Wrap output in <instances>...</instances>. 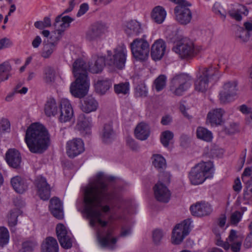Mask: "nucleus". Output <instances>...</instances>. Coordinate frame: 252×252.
<instances>
[{
	"instance_id": "58",
	"label": "nucleus",
	"mask_w": 252,
	"mask_h": 252,
	"mask_svg": "<svg viewBox=\"0 0 252 252\" xmlns=\"http://www.w3.org/2000/svg\"><path fill=\"white\" fill-rule=\"evenodd\" d=\"M12 45V41L7 38H3L0 39V50L7 48Z\"/></svg>"
},
{
	"instance_id": "47",
	"label": "nucleus",
	"mask_w": 252,
	"mask_h": 252,
	"mask_svg": "<svg viewBox=\"0 0 252 252\" xmlns=\"http://www.w3.org/2000/svg\"><path fill=\"white\" fill-rule=\"evenodd\" d=\"M56 232L58 240H60L62 244L63 245L64 242L63 240V236L65 234L66 235V234L70 232V231L67 230L66 228L63 224L59 223L57 225Z\"/></svg>"
},
{
	"instance_id": "11",
	"label": "nucleus",
	"mask_w": 252,
	"mask_h": 252,
	"mask_svg": "<svg viewBox=\"0 0 252 252\" xmlns=\"http://www.w3.org/2000/svg\"><path fill=\"white\" fill-rule=\"evenodd\" d=\"M191 223L190 219H187L175 226L172 231V240L173 244L178 245L183 241L190 232Z\"/></svg>"
},
{
	"instance_id": "13",
	"label": "nucleus",
	"mask_w": 252,
	"mask_h": 252,
	"mask_svg": "<svg viewBox=\"0 0 252 252\" xmlns=\"http://www.w3.org/2000/svg\"><path fill=\"white\" fill-rule=\"evenodd\" d=\"M66 150L67 156L74 158L85 151L84 142L80 138H73L67 142Z\"/></svg>"
},
{
	"instance_id": "45",
	"label": "nucleus",
	"mask_w": 252,
	"mask_h": 252,
	"mask_svg": "<svg viewBox=\"0 0 252 252\" xmlns=\"http://www.w3.org/2000/svg\"><path fill=\"white\" fill-rule=\"evenodd\" d=\"M9 234L7 229L4 227H0V246L3 247L8 243Z\"/></svg>"
},
{
	"instance_id": "57",
	"label": "nucleus",
	"mask_w": 252,
	"mask_h": 252,
	"mask_svg": "<svg viewBox=\"0 0 252 252\" xmlns=\"http://www.w3.org/2000/svg\"><path fill=\"white\" fill-rule=\"evenodd\" d=\"M163 237L162 231L159 229L155 230L153 233V241L155 243L158 244Z\"/></svg>"
},
{
	"instance_id": "40",
	"label": "nucleus",
	"mask_w": 252,
	"mask_h": 252,
	"mask_svg": "<svg viewBox=\"0 0 252 252\" xmlns=\"http://www.w3.org/2000/svg\"><path fill=\"white\" fill-rule=\"evenodd\" d=\"M56 44L55 42H48L44 44L41 56L44 59H48L50 57L53 52L56 49Z\"/></svg>"
},
{
	"instance_id": "17",
	"label": "nucleus",
	"mask_w": 252,
	"mask_h": 252,
	"mask_svg": "<svg viewBox=\"0 0 252 252\" xmlns=\"http://www.w3.org/2000/svg\"><path fill=\"white\" fill-rule=\"evenodd\" d=\"M190 210L193 216L202 217L209 215L213 209L210 204L201 201L190 206Z\"/></svg>"
},
{
	"instance_id": "23",
	"label": "nucleus",
	"mask_w": 252,
	"mask_h": 252,
	"mask_svg": "<svg viewBox=\"0 0 252 252\" xmlns=\"http://www.w3.org/2000/svg\"><path fill=\"white\" fill-rule=\"evenodd\" d=\"M5 159L8 164L14 168L19 167L21 162L20 154L15 149H10L7 151Z\"/></svg>"
},
{
	"instance_id": "62",
	"label": "nucleus",
	"mask_w": 252,
	"mask_h": 252,
	"mask_svg": "<svg viewBox=\"0 0 252 252\" xmlns=\"http://www.w3.org/2000/svg\"><path fill=\"white\" fill-rule=\"evenodd\" d=\"M89 9V6L87 3H84L81 4L77 16L80 17L84 15Z\"/></svg>"
},
{
	"instance_id": "4",
	"label": "nucleus",
	"mask_w": 252,
	"mask_h": 252,
	"mask_svg": "<svg viewBox=\"0 0 252 252\" xmlns=\"http://www.w3.org/2000/svg\"><path fill=\"white\" fill-rule=\"evenodd\" d=\"M214 174L211 161L201 162L192 167L189 173V179L192 185L202 184L207 179L211 178Z\"/></svg>"
},
{
	"instance_id": "8",
	"label": "nucleus",
	"mask_w": 252,
	"mask_h": 252,
	"mask_svg": "<svg viewBox=\"0 0 252 252\" xmlns=\"http://www.w3.org/2000/svg\"><path fill=\"white\" fill-rule=\"evenodd\" d=\"M126 56V46L123 44L119 45L114 49L113 54L111 51H108L106 64L113 68L122 69L125 66Z\"/></svg>"
},
{
	"instance_id": "1",
	"label": "nucleus",
	"mask_w": 252,
	"mask_h": 252,
	"mask_svg": "<svg viewBox=\"0 0 252 252\" xmlns=\"http://www.w3.org/2000/svg\"><path fill=\"white\" fill-rule=\"evenodd\" d=\"M84 202L85 211L90 219V224L94 227L98 223L102 227L106 226L108 222L102 220L104 213L109 212L110 208L107 203L112 200H121V196L113 189H110L105 182L102 173H98L90 182L84 190Z\"/></svg>"
},
{
	"instance_id": "50",
	"label": "nucleus",
	"mask_w": 252,
	"mask_h": 252,
	"mask_svg": "<svg viewBox=\"0 0 252 252\" xmlns=\"http://www.w3.org/2000/svg\"><path fill=\"white\" fill-rule=\"evenodd\" d=\"M73 236L71 233V232H69L66 235H64L63 236V240L64 241V243L63 245L62 244V242L60 240H59V243L61 246L65 249H70L72 245L73 242Z\"/></svg>"
},
{
	"instance_id": "38",
	"label": "nucleus",
	"mask_w": 252,
	"mask_h": 252,
	"mask_svg": "<svg viewBox=\"0 0 252 252\" xmlns=\"http://www.w3.org/2000/svg\"><path fill=\"white\" fill-rule=\"evenodd\" d=\"M196 136L198 138L207 142H210L213 138L212 133L207 128L201 126L197 127Z\"/></svg>"
},
{
	"instance_id": "48",
	"label": "nucleus",
	"mask_w": 252,
	"mask_h": 252,
	"mask_svg": "<svg viewBox=\"0 0 252 252\" xmlns=\"http://www.w3.org/2000/svg\"><path fill=\"white\" fill-rule=\"evenodd\" d=\"M37 245V242L33 240L25 241L23 243L22 248L19 252H32Z\"/></svg>"
},
{
	"instance_id": "14",
	"label": "nucleus",
	"mask_w": 252,
	"mask_h": 252,
	"mask_svg": "<svg viewBox=\"0 0 252 252\" xmlns=\"http://www.w3.org/2000/svg\"><path fill=\"white\" fill-rule=\"evenodd\" d=\"M105 26L101 23H95L89 28L86 32V39L90 42H97L104 33Z\"/></svg>"
},
{
	"instance_id": "64",
	"label": "nucleus",
	"mask_w": 252,
	"mask_h": 252,
	"mask_svg": "<svg viewBox=\"0 0 252 252\" xmlns=\"http://www.w3.org/2000/svg\"><path fill=\"white\" fill-rule=\"evenodd\" d=\"M251 108L248 107L246 105L243 104L239 107V110L244 114L251 113Z\"/></svg>"
},
{
	"instance_id": "63",
	"label": "nucleus",
	"mask_w": 252,
	"mask_h": 252,
	"mask_svg": "<svg viewBox=\"0 0 252 252\" xmlns=\"http://www.w3.org/2000/svg\"><path fill=\"white\" fill-rule=\"evenodd\" d=\"M220 7V4L219 3H215L213 6V11L216 14L220 15V18L224 21L226 17L225 14L222 13L220 10H217V8Z\"/></svg>"
},
{
	"instance_id": "55",
	"label": "nucleus",
	"mask_w": 252,
	"mask_h": 252,
	"mask_svg": "<svg viewBox=\"0 0 252 252\" xmlns=\"http://www.w3.org/2000/svg\"><path fill=\"white\" fill-rule=\"evenodd\" d=\"M242 12V10L233 9L228 11V13L229 15L233 19H234L237 21H240L242 20V16L240 14Z\"/></svg>"
},
{
	"instance_id": "41",
	"label": "nucleus",
	"mask_w": 252,
	"mask_h": 252,
	"mask_svg": "<svg viewBox=\"0 0 252 252\" xmlns=\"http://www.w3.org/2000/svg\"><path fill=\"white\" fill-rule=\"evenodd\" d=\"M153 165L157 169H164L166 163L165 158L160 155H154L152 157Z\"/></svg>"
},
{
	"instance_id": "25",
	"label": "nucleus",
	"mask_w": 252,
	"mask_h": 252,
	"mask_svg": "<svg viewBox=\"0 0 252 252\" xmlns=\"http://www.w3.org/2000/svg\"><path fill=\"white\" fill-rule=\"evenodd\" d=\"M98 107V103L94 97L88 96L81 101L80 109L86 113H89L95 111Z\"/></svg>"
},
{
	"instance_id": "15",
	"label": "nucleus",
	"mask_w": 252,
	"mask_h": 252,
	"mask_svg": "<svg viewBox=\"0 0 252 252\" xmlns=\"http://www.w3.org/2000/svg\"><path fill=\"white\" fill-rule=\"evenodd\" d=\"M243 238L244 237L242 235L239 234L237 231L231 229L226 239V248L228 249L230 248L233 252H239Z\"/></svg>"
},
{
	"instance_id": "22",
	"label": "nucleus",
	"mask_w": 252,
	"mask_h": 252,
	"mask_svg": "<svg viewBox=\"0 0 252 252\" xmlns=\"http://www.w3.org/2000/svg\"><path fill=\"white\" fill-rule=\"evenodd\" d=\"M113 230L109 229L107 230L105 236H102L97 232V239L102 248H107L110 250H113L115 248V244L117 241L116 238H111Z\"/></svg>"
},
{
	"instance_id": "52",
	"label": "nucleus",
	"mask_w": 252,
	"mask_h": 252,
	"mask_svg": "<svg viewBox=\"0 0 252 252\" xmlns=\"http://www.w3.org/2000/svg\"><path fill=\"white\" fill-rule=\"evenodd\" d=\"M61 16L56 17L54 24V26L56 30L58 32L59 34H61L62 32L68 28L66 25L60 21Z\"/></svg>"
},
{
	"instance_id": "21",
	"label": "nucleus",
	"mask_w": 252,
	"mask_h": 252,
	"mask_svg": "<svg viewBox=\"0 0 252 252\" xmlns=\"http://www.w3.org/2000/svg\"><path fill=\"white\" fill-rule=\"evenodd\" d=\"M166 49L164 41L161 39L157 40L152 46L151 55L154 61L160 60L164 56Z\"/></svg>"
},
{
	"instance_id": "37",
	"label": "nucleus",
	"mask_w": 252,
	"mask_h": 252,
	"mask_svg": "<svg viewBox=\"0 0 252 252\" xmlns=\"http://www.w3.org/2000/svg\"><path fill=\"white\" fill-rule=\"evenodd\" d=\"M56 78V72L55 69L50 66L45 67L43 70V79L44 81L48 84H52L54 83Z\"/></svg>"
},
{
	"instance_id": "61",
	"label": "nucleus",
	"mask_w": 252,
	"mask_h": 252,
	"mask_svg": "<svg viewBox=\"0 0 252 252\" xmlns=\"http://www.w3.org/2000/svg\"><path fill=\"white\" fill-rule=\"evenodd\" d=\"M244 247L246 249L252 247V232H251L246 238L244 242Z\"/></svg>"
},
{
	"instance_id": "6",
	"label": "nucleus",
	"mask_w": 252,
	"mask_h": 252,
	"mask_svg": "<svg viewBox=\"0 0 252 252\" xmlns=\"http://www.w3.org/2000/svg\"><path fill=\"white\" fill-rule=\"evenodd\" d=\"M172 50L182 59L192 58L199 52V50L195 48L192 41L181 35L177 37Z\"/></svg>"
},
{
	"instance_id": "42",
	"label": "nucleus",
	"mask_w": 252,
	"mask_h": 252,
	"mask_svg": "<svg viewBox=\"0 0 252 252\" xmlns=\"http://www.w3.org/2000/svg\"><path fill=\"white\" fill-rule=\"evenodd\" d=\"M167 78L164 75H160L154 81L153 86L157 92L162 90L166 86Z\"/></svg>"
},
{
	"instance_id": "24",
	"label": "nucleus",
	"mask_w": 252,
	"mask_h": 252,
	"mask_svg": "<svg viewBox=\"0 0 252 252\" xmlns=\"http://www.w3.org/2000/svg\"><path fill=\"white\" fill-rule=\"evenodd\" d=\"M49 207L52 214L55 218L59 220L63 218V204L58 198H52L50 201Z\"/></svg>"
},
{
	"instance_id": "56",
	"label": "nucleus",
	"mask_w": 252,
	"mask_h": 252,
	"mask_svg": "<svg viewBox=\"0 0 252 252\" xmlns=\"http://www.w3.org/2000/svg\"><path fill=\"white\" fill-rule=\"evenodd\" d=\"M126 143L129 148L133 151H138L140 149L137 143L133 139H127Z\"/></svg>"
},
{
	"instance_id": "9",
	"label": "nucleus",
	"mask_w": 252,
	"mask_h": 252,
	"mask_svg": "<svg viewBox=\"0 0 252 252\" xmlns=\"http://www.w3.org/2000/svg\"><path fill=\"white\" fill-rule=\"evenodd\" d=\"M130 47L132 55L136 60L143 62L148 58L150 45L146 39L136 38L130 43Z\"/></svg>"
},
{
	"instance_id": "60",
	"label": "nucleus",
	"mask_w": 252,
	"mask_h": 252,
	"mask_svg": "<svg viewBox=\"0 0 252 252\" xmlns=\"http://www.w3.org/2000/svg\"><path fill=\"white\" fill-rule=\"evenodd\" d=\"M59 16H61L60 21L63 22L67 28L69 27L70 24L74 21V19L69 16H63L62 14Z\"/></svg>"
},
{
	"instance_id": "46",
	"label": "nucleus",
	"mask_w": 252,
	"mask_h": 252,
	"mask_svg": "<svg viewBox=\"0 0 252 252\" xmlns=\"http://www.w3.org/2000/svg\"><path fill=\"white\" fill-rule=\"evenodd\" d=\"M174 137L173 133L169 130H166L161 133L160 136V142L165 147H167L169 146L170 141Z\"/></svg>"
},
{
	"instance_id": "51",
	"label": "nucleus",
	"mask_w": 252,
	"mask_h": 252,
	"mask_svg": "<svg viewBox=\"0 0 252 252\" xmlns=\"http://www.w3.org/2000/svg\"><path fill=\"white\" fill-rule=\"evenodd\" d=\"M73 236L71 233V232H69L66 235H64L63 236V240L64 241V243L63 245L62 244V242L60 240H59V243L61 246L65 249H70L72 245L73 242Z\"/></svg>"
},
{
	"instance_id": "32",
	"label": "nucleus",
	"mask_w": 252,
	"mask_h": 252,
	"mask_svg": "<svg viewBox=\"0 0 252 252\" xmlns=\"http://www.w3.org/2000/svg\"><path fill=\"white\" fill-rule=\"evenodd\" d=\"M166 16V12L161 6L154 7L151 13L152 19L158 24H161L164 21Z\"/></svg>"
},
{
	"instance_id": "30",
	"label": "nucleus",
	"mask_w": 252,
	"mask_h": 252,
	"mask_svg": "<svg viewBox=\"0 0 252 252\" xmlns=\"http://www.w3.org/2000/svg\"><path fill=\"white\" fill-rule=\"evenodd\" d=\"M11 184L13 189L19 193L24 192L28 188L26 181L19 176H16L11 178Z\"/></svg>"
},
{
	"instance_id": "49",
	"label": "nucleus",
	"mask_w": 252,
	"mask_h": 252,
	"mask_svg": "<svg viewBox=\"0 0 252 252\" xmlns=\"http://www.w3.org/2000/svg\"><path fill=\"white\" fill-rule=\"evenodd\" d=\"M148 95V89L144 84L138 85L135 89V95L137 97H145Z\"/></svg>"
},
{
	"instance_id": "31",
	"label": "nucleus",
	"mask_w": 252,
	"mask_h": 252,
	"mask_svg": "<svg viewBox=\"0 0 252 252\" xmlns=\"http://www.w3.org/2000/svg\"><path fill=\"white\" fill-rule=\"evenodd\" d=\"M59 109V105L55 99L50 98L47 100L44 106V111L47 117L55 116L58 114Z\"/></svg>"
},
{
	"instance_id": "35",
	"label": "nucleus",
	"mask_w": 252,
	"mask_h": 252,
	"mask_svg": "<svg viewBox=\"0 0 252 252\" xmlns=\"http://www.w3.org/2000/svg\"><path fill=\"white\" fill-rule=\"evenodd\" d=\"M101 136L103 142L106 143L111 142L113 139L114 131L111 124H106L104 125Z\"/></svg>"
},
{
	"instance_id": "10",
	"label": "nucleus",
	"mask_w": 252,
	"mask_h": 252,
	"mask_svg": "<svg viewBox=\"0 0 252 252\" xmlns=\"http://www.w3.org/2000/svg\"><path fill=\"white\" fill-rule=\"evenodd\" d=\"M178 4L174 8L176 21L180 24L186 25L192 19V13L188 6L184 3L183 0H170Z\"/></svg>"
},
{
	"instance_id": "53",
	"label": "nucleus",
	"mask_w": 252,
	"mask_h": 252,
	"mask_svg": "<svg viewBox=\"0 0 252 252\" xmlns=\"http://www.w3.org/2000/svg\"><path fill=\"white\" fill-rule=\"evenodd\" d=\"M243 213L236 211L233 212L230 217V222L231 224L236 225L241 220Z\"/></svg>"
},
{
	"instance_id": "7",
	"label": "nucleus",
	"mask_w": 252,
	"mask_h": 252,
	"mask_svg": "<svg viewBox=\"0 0 252 252\" xmlns=\"http://www.w3.org/2000/svg\"><path fill=\"white\" fill-rule=\"evenodd\" d=\"M190 77L184 74L175 75L170 81L168 91L173 96H180L191 86Z\"/></svg>"
},
{
	"instance_id": "39",
	"label": "nucleus",
	"mask_w": 252,
	"mask_h": 252,
	"mask_svg": "<svg viewBox=\"0 0 252 252\" xmlns=\"http://www.w3.org/2000/svg\"><path fill=\"white\" fill-rule=\"evenodd\" d=\"M11 69V66L8 61L0 64V79L2 81L7 80L11 76V74L9 72Z\"/></svg>"
},
{
	"instance_id": "16",
	"label": "nucleus",
	"mask_w": 252,
	"mask_h": 252,
	"mask_svg": "<svg viewBox=\"0 0 252 252\" xmlns=\"http://www.w3.org/2000/svg\"><path fill=\"white\" fill-rule=\"evenodd\" d=\"M60 116L59 120L61 123L70 121L73 118V111L68 100L63 99L59 105Z\"/></svg>"
},
{
	"instance_id": "2",
	"label": "nucleus",
	"mask_w": 252,
	"mask_h": 252,
	"mask_svg": "<svg viewBox=\"0 0 252 252\" xmlns=\"http://www.w3.org/2000/svg\"><path fill=\"white\" fill-rule=\"evenodd\" d=\"M25 141L32 153H42L50 145V135L43 125L34 123L27 128Z\"/></svg>"
},
{
	"instance_id": "29",
	"label": "nucleus",
	"mask_w": 252,
	"mask_h": 252,
	"mask_svg": "<svg viewBox=\"0 0 252 252\" xmlns=\"http://www.w3.org/2000/svg\"><path fill=\"white\" fill-rule=\"evenodd\" d=\"M42 252H59V245L56 239L52 237H47L41 245Z\"/></svg>"
},
{
	"instance_id": "5",
	"label": "nucleus",
	"mask_w": 252,
	"mask_h": 252,
	"mask_svg": "<svg viewBox=\"0 0 252 252\" xmlns=\"http://www.w3.org/2000/svg\"><path fill=\"white\" fill-rule=\"evenodd\" d=\"M219 78V73L216 67L203 68L200 70V74L194 82L195 90L204 93L208 89L209 83L217 80Z\"/></svg>"
},
{
	"instance_id": "54",
	"label": "nucleus",
	"mask_w": 252,
	"mask_h": 252,
	"mask_svg": "<svg viewBox=\"0 0 252 252\" xmlns=\"http://www.w3.org/2000/svg\"><path fill=\"white\" fill-rule=\"evenodd\" d=\"M10 129V123L8 119L2 118L0 120V133L9 132Z\"/></svg>"
},
{
	"instance_id": "3",
	"label": "nucleus",
	"mask_w": 252,
	"mask_h": 252,
	"mask_svg": "<svg viewBox=\"0 0 252 252\" xmlns=\"http://www.w3.org/2000/svg\"><path fill=\"white\" fill-rule=\"evenodd\" d=\"M88 70V65L82 59H77L73 64L72 71L76 79L71 84L70 91L76 97H83L88 93L90 86Z\"/></svg>"
},
{
	"instance_id": "33",
	"label": "nucleus",
	"mask_w": 252,
	"mask_h": 252,
	"mask_svg": "<svg viewBox=\"0 0 252 252\" xmlns=\"http://www.w3.org/2000/svg\"><path fill=\"white\" fill-rule=\"evenodd\" d=\"M112 86V82L109 79L98 80L95 84L96 92L100 94H105Z\"/></svg>"
},
{
	"instance_id": "18",
	"label": "nucleus",
	"mask_w": 252,
	"mask_h": 252,
	"mask_svg": "<svg viewBox=\"0 0 252 252\" xmlns=\"http://www.w3.org/2000/svg\"><path fill=\"white\" fill-rule=\"evenodd\" d=\"M37 192L43 200H47L51 195V188L46 179L43 177H38L35 181Z\"/></svg>"
},
{
	"instance_id": "28",
	"label": "nucleus",
	"mask_w": 252,
	"mask_h": 252,
	"mask_svg": "<svg viewBox=\"0 0 252 252\" xmlns=\"http://www.w3.org/2000/svg\"><path fill=\"white\" fill-rule=\"evenodd\" d=\"M136 138L140 140L143 141L148 139L150 134L149 126L144 122L138 124L134 130Z\"/></svg>"
},
{
	"instance_id": "43",
	"label": "nucleus",
	"mask_w": 252,
	"mask_h": 252,
	"mask_svg": "<svg viewBox=\"0 0 252 252\" xmlns=\"http://www.w3.org/2000/svg\"><path fill=\"white\" fill-rule=\"evenodd\" d=\"M21 214L20 210L16 208L10 211L8 215V223L9 226H15L17 223V218Z\"/></svg>"
},
{
	"instance_id": "19",
	"label": "nucleus",
	"mask_w": 252,
	"mask_h": 252,
	"mask_svg": "<svg viewBox=\"0 0 252 252\" xmlns=\"http://www.w3.org/2000/svg\"><path fill=\"white\" fill-rule=\"evenodd\" d=\"M156 199L159 202L167 203L170 199L171 193L168 188L162 183H158L154 187Z\"/></svg>"
},
{
	"instance_id": "34",
	"label": "nucleus",
	"mask_w": 252,
	"mask_h": 252,
	"mask_svg": "<svg viewBox=\"0 0 252 252\" xmlns=\"http://www.w3.org/2000/svg\"><path fill=\"white\" fill-rule=\"evenodd\" d=\"M125 31L128 35H137L142 32V28L140 23L136 20H131L126 23Z\"/></svg>"
},
{
	"instance_id": "36",
	"label": "nucleus",
	"mask_w": 252,
	"mask_h": 252,
	"mask_svg": "<svg viewBox=\"0 0 252 252\" xmlns=\"http://www.w3.org/2000/svg\"><path fill=\"white\" fill-rule=\"evenodd\" d=\"M129 89L128 82H121L114 85V92L120 97L128 95Z\"/></svg>"
},
{
	"instance_id": "12",
	"label": "nucleus",
	"mask_w": 252,
	"mask_h": 252,
	"mask_svg": "<svg viewBox=\"0 0 252 252\" xmlns=\"http://www.w3.org/2000/svg\"><path fill=\"white\" fill-rule=\"evenodd\" d=\"M238 84L236 81L227 82L223 86L220 93V100L221 103H227L234 99L238 91Z\"/></svg>"
},
{
	"instance_id": "20",
	"label": "nucleus",
	"mask_w": 252,
	"mask_h": 252,
	"mask_svg": "<svg viewBox=\"0 0 252 252\" xmlns=\"http://www.w3.org/2000/svg\"><path fill=\"white\" fill-rule=\"evenodd\" d=\"M77 127L84 136L89 135L91 133L92 119L86 117L84 114L79 115L77 124Z\"/></svg>"
},
{
	"instance_id": "27",
	"label": "nucleus",
	"mask_w": 252,
	"mask_h": 252,
	"mask_svg": "<svg viewBox=\"0 0 252 252\" xmlns=\"http://www.w3.org/2000/svg\"><path fill=\"white\" fill-rule=\"evenodd\" d=\"M224 111L221 109H215L210 111L207 115V122L211 126L220 125L222 122V115Z\"/></svg>"
},
{
	"instance_id": "26",
	"label": "nucleus",
	"mask_w": 252,
	"mask_h": 252,
	"mask_svg": "<svg viewBox=\"0 0 252 252\" xmlns=\"http://www.w3.org/2000/svg\"><path fill=\"white\" fill-rule=\"evenodd\" d=\"M105 64L106 59L102 56H95L88 64V70L93 73H98L102 71Z\"/></svg>"
},
{
	"instance_id": "59",
	"label": "nucleus",
	"mask_w": 252,
	"mask_h": 252,
	"mask_svg": "<svg viewBox=\"0 0 252 252\" xmlns=\"http://www.w3.org/2000/svg\"><path fill=\"white\" fill-rule=\"evenodd\" d=\"M226 217L224 214L221 215L218 220V225L217 226L220 228L221 229V231H223L224 230V227L226 223Z\"/></svg>"
},
{
	"instance_id": "44",
	"label": "nucleus",
	"mask_w": 252,
	"mask_h": 252,
	"mask_svg": "<svg viewBox=\"0 0 252 252\" xmlns=\"http://www.w3.org/2000/svg\"><path fill=\"white\" fill-rule=\"evenodd\" d=\"M246 30L242 29L240 32L238 37L241 39L243 42L248 41L250 37L249 31H252V23L246 22L244 24Z\"/></svg>"
}]
</instances>
